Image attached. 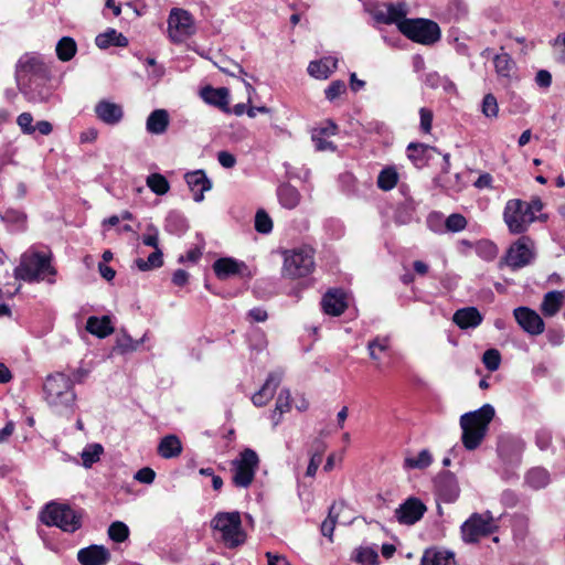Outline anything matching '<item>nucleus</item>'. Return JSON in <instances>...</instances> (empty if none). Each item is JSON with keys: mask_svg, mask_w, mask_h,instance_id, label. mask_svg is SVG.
<instances>
[{"mask_svg": "<svg viewBox=\"0 0 565 565\" xmlns=\"http://www.w3.org/2000/svg\"><path fill=\"white\" fill-rule=\"evenodd\" d=\"M43 393L47 405L57 414L72 411L75 405L76 394L73 388V381L62 372L46 376Z\"/></svg>", "mask_w": 565, "mask_h": 565, "instance_id": "7ed1b4c3", "label": "nucleus"}, {"mask_svg": "<svg viewBox=\"0 0 565 565\" xmlns=\"http://www.w3.org/2000/svg\"><path fill=\"white\" fill-rule=\"evenodd\" d=\"M338 126L330 119L324 120L311 130V141H324L326 138L337 135Z\"/></svg>", "mask_w": 565, "mask_h": 565, "instance_id": "79ce46f5", "label": "nucleus"}, {"mask_svg": "<svg viewBox=\"0 0 565 565\" xmlns=\"http://www.w3.org/2000/svg\"><path fill=\"white\" fill-rule=\"evenodd\" d=\"M277 198L282 207L292 210L298 206L301 195L294 185L282 183L277 188Z\"/></svg>", "mask_w": 565, "mask_h": 565, "instance_id": "cd10ccee", "label": "nucleus"}, {"mask_svg": "<svg viewBox=\"0 0 565 565\" xmlns=\"http://www.w3.org/2000/svg\"><path fill=\"white\" fill-rule=\"evenodd\" d=\"M525 483L534 490H540L551 482L550 472L543 467H534L525 475Z\"/></svg>", "mask_w": 565, "mask_h": 565, "instance_id": "f704fd0d", "label": "nucleus"}, {"mask_svg": "<svg viewBox=\"0 0 565 565\" xmlns=\"http://www.w3.org/2000/svg\"><path fill=\"white\" fill-rule=\"evenodd\" d=\"M103 451L104 448L100 444L87 445L81 454L83 466L85 468H90L95 462L99 461Z\"/></svg>", "mask_w": 565, "mask_h": 565, "instance_id": "a18cd8bd", "label": "nucleus"}, {"mask_svg": "<svg viewBox=\"0 0 565 565\" xmlns=\"http://www.w3.org/2000/svg\"><path fill=\"white\" fill-rule=\"evenodd\" d=\"M1 218L2 221L12 224H24L26 215L21 211L10 209L1 214Z\"/></svg>", "mask_w": 565, "mask_h": 565, "instance_id": "e2e57ef3", "label": "nucleus"}, {"mask_svg": "<svg viewBox=\"0 0 565 565\" xmlns=\"http://www.w3.org/2000/svg\"><path fill=\"white\" fill-rule=\"evenodd\" d=\"M169 38L173 43H181L195 32L192 15L183 9L173 8L168 18Z\"/></svg>", "mask_w": 565, "mask_h": 565, "instance_id": "4468645a", "label": "nucleus"}, {"mask_svg": "<svg viewBox=\"0 0 565 565\" xmlns=\"http://www.w3.org/2000/svg\"><path fill=\"white\" fill-rule=\"evenodd\" d=\"M338 60L334 57H324L320 61H312L308 65V73L316 78H328L337 68Z\"/></svg>", "mask_w": 565, "mask_h": 565, "instance_id": "c756f323", "label": "nucleus"}, {"mask_svg": "<svg viewBox=\"0 0 565 565\" xmlns=\"http://www.w3.org/2000/svg\"><path fill=\"white\" fill-rule=\"evenodd\" d=\"M77 559L82 565H105L110 559V553L105 546L93 544L81 548Z\"/></svg>", "mask_w": 565, "mask_h": 565, "instance_id": "aec40b11", "label": "nucleus"}, {"mask_svg": "<svg viewBox=\"0 0 565 565\" xmlns=\"http://www.w3.org/2000/svg\"><path fill=\"white\" fill-rule=\"evenodd\" d=\"M246 268L245 263L231 257L218 258L213 264V270L218 279H227L231 276L242 275L243 269Z\"/></svg>", "mask_w": 565, "mask_h": 565, "instance_id": "b1692460", "label": "nucleus"}, {"mask_svg": "<svg viewBox=\"0 0 565 565\" xmlns=\"http://www.w3.org/2000/svg\"><path fill=\"white\" fill-rule=\"evenodd\" d=\"M282 380V373L279 371L270 372L263 386L252 396V402L256 407L265 406L275 395L277 387Z\"/></svg>", "mask_w": 565, "mask_h": 565, "instance_id": "a211bd4d", "label": "nucleus"}, {"mask_svg": "<svg viewBox=\"0 0 565 565\" xmlns=\"http://www.w3.org/2000/svg\"><path fill=\"white\" fill-rule=\"evenodd\" d=\"M86 330L89 333L104 339L114 332V327L111 326V320L108 316H103L102 318L92 316L86 321Z\"/></svg>", "mask_w": 565, "mask_h": 565, "instance_id": "a878e982", "label": "nucleus"}, {"mask_svg": "<svg viewBox=\"0 0 565 565\" xmlns=\"http://www.w3.org/2000/svg\"><path fill=\"white\" fill-rule=\"evenodd\" d=\"M523 450V446L514 440H501L498 445L499 456L509 463H518Z\"/></svg>", "mask_w": 565, "mask_h": 565, "instance_id": "2f4dec72", "label": "nucleus"}, {"mask_svg": "<svg viewBox=\"0 0 565 565\" xmlns=\"http://www.w3.org/2000/svg\"><path fill=\"white\" fill-rule=\"evenodd\" d=\"M426 510L418 498L411 497L395 510V516L399 523L412 525L423 518Z\"/></svg>", "mask_w": 565, "mask_h": 565, "instance_id": "dca6fc26", "label": "nucleus"}, {"mask_svg": "<svg viewBox=\"0 0 565 565\" xmlns=\"http://www.w3.org/2000/svg\"><path fill=\"white\" fill-rule=\"evenodd\" d=\"M95 113L102 121L108 125L118 124L124 116V110L120 105L105 99L96 104Z\"/></svg>", "mask_w": 565, "mask_h": 565, "instance_id": "5701e85b", "label": "nucleus"}, {"mask_svg": "<svg viewBox=\"0 0 565 565\" xmlns=\"http://www.w3.org/2000/svg\"><path fill=\"white\" fill-rule=\"evenodd\" d=\"M184 179L193 193V200L195 202H202L204 200V193L212 189V182L204 170L188 172L185 173Z\"/></svg>", "mask_w": 565, "mask_h": 565, "instance_id": "6ab92c4d", "label": "nucleus"}, {"mask_svg": "<svg viewBox=\"0 0 565 565\" xmlns=\"http://www.w3.org/2000/svg\"><path fill=\"white\" fill-rule=\"evenodd\" d=\"M214 530L222 533V539L227 547L235 548L245 542V533L242 529L241 514L234 512H218L212 520Z\"/></svg>", "mask_w": 565, "mask_h": 565, "instance_id": "6e6552de", "label": "nucleus"}, {"mask_svg": "<svg viewBox=\"0 0 565 565\" xmlns=\"http://www.w3.org/2000/svg\"><path fill=\"white\" fill-rule=\"evenodd\" d=\"M564 302V292L552 290L544 295L541 303V311L545 317H554L562 308Z\"/></svg>", "mask_w": 565, "mask_h": 565, "instance_id": "c85d7f7f", "label": "nucleus"}, {"mask_svg": "<svg viewBox=\"0 0 565 565\" xmlns=\"http://www.w3.org/2000/svg\"><path fill=\"white\" fill-rule=\"evenodd\" d=\"M138 344L139 343L134 341L129 334L124 333L117 338L116 349L119 350L120 353H126L135 351Z\"/></svg>", "mask_w": 565, "mask_h": 565, "instance_id": "bf43d9fd", "label": "nucleus"}, {"mask_svg": "<svg viewBox=\"0 0 565 565\" xmlns=\"http://www.w3.org/2000/svg\"><path fill=\"white\" fill-rule=\"evenodd\" d=\"M535 441L541 450H546L552 443V433L548 429H540L536 433Z\"/></svg>", "mask_w": 565, "mask_h": 565, "instance_id": "69168bd1", "label": "nucleus"}, {"mask_svg": "<svg viewBox=\"0 0 565 565\" xmlns=\"http://www.w3.org/2000/svg\"><path fill=\"white\" fill-rule=\"evenodd\" d=\"M201 98L210 105L220 108L222 111L230 114L228 108L230 90L226 87L214 88L205 86L200 92Z\"/></svg>", "mask_w": 565, "mask_h": 565, "instance_id": "412c9836", "label": "nucleus"}, {"mask_svg": "<svg viewBox=\"0 0 565 565\" xmlns=\"http://www.w3.org/2000/svg\"><path fill=\"white\" fill-rule=\"evenodd\" d=\"M322 310L330 316H340L347 309L345 295L341 289H331L321 300Z\"/></svg>", "mask_w": 565, "mask_h": 565, "instance_id": "4be33fe9", "label": "nucleus"}, {"mask_svg": "<svg viewBox=\"0 0 565 565\" xmlns=\"http://www.w3.org/2000/svg\"><path fill=\"white\" fill-rule=\"evenodd\" d=\"M435 491L438 500L445 503L455 502L460 494L456 476L450 471H441L435 478Z\"/></svg>", "mask_w": 565, "mask_h": 565, "instance_id": "2eb2a0df", "label": "nucleus"}, {"mask_svg": "<svg viewBox=\"0 0 565 565\" xmlns=\"http://www.w3.org/2000/svg\"><path fill=\"white\" fill-rule=\"evenodd\" d=\"M76 51L77 45L73 38L64 36L56 44V55L63 62L72 60Z\"/></svg>", "mask_w": 565, "mask_h": 565, "instance_id": "58836bf2", "label": "nucleus"}, {"mask_svg": "<svg viewBox=\"0 0 565 565\" xmlns=\"http://www.w3.org/2000/svg\"><path fill=\"white\" fill-rule=\"evenodd\" d=\"M214 65L224 74L231 75V76H237L238 74L246 75L244 68L237 64L236 62L227 58H220L218 61L214 62Z\"/></svg>", "mask_w": 565, "mask_h": 565, "instance_id": "8fccbe9b", "label": "nucleus"}, {"mask_svg": "<svg viewBox=\"0 0 565 565\" xmlns=\"http://www.w3.org/2000/svg\"><path fill=\"white\" fill-rule=\"evenodd\" d=\"M164 228L169 233L181 235L188 230V223L181 214L171 212L166 218Z\"/></svg>", "mask_w": 565, "mask_h": 565, "instance_id": "a19ab883", "label": "nucleus"}, {"mask_svg": "<svg viewBox=\"0 0 565 565\" xmlns=\"http://www.w3.org/2000/svg\"><path fill=\"white\" fill-rule=\"evenodd\" d=\"M15 81L19 89L32 83L51 81V72L43 60L33 53L23 54L15 65Z\"/></svg>", "mask_w": 565, "mask_h": 565, "instance_id": "423d86ee", "label": "nucleus"}, {"mask_svg": "<svg viewBox=\"0 0 565 565\" xmlns=\"http://www.w3.org/2000/svg\"><path fill=\"white\" fill-rule=\"evenodd\" d=\"M353 559L362 565H374L379 561V554L374 548L360 547L356 550Z\"/></svg>", "mask_w": 565, "mask_h": 565, "instance_id": "09e8293b", "label": "nucleus"}, {"mask_svg": "<svg viewBox=\"0 0 565 565\" xmlns=\"http://www.w3.org/2000/svg\"><path fill=\"white\" fill-rule=\"evenodd\" d=\"M476 253L482 259L491 262L497 257L499 249L491 241L482 239L476 244Z\"/></svg>", "mask_w": 565, "mask_h": 565, "instance_id": "de8ad7c7", "label": "nucleus"}, {"mask_svg": "<svg viewBox=\"0 0 565 565\" xmlns=\"http://www.w3.org/2000/svg\"><path fill=\"white\" fill-rule=\"evenodd\" d=\"M433 462V456L428 449L419 451L417 457H406L404 460L405 469H426Z\"/></svg>", "mask_w": 565, "mask_h": 565, "instance_id": "ea45409f", "label": "nucleus"}, {"mask_svg": "<svg viewBox=\"0 0 565 565\" xmlns=\"http://www.w3.org/2000/svg\"><path fill=\"white\" fill-rule=\"evenodd\" d=\"M259 466L257 452L250 448H245L238 457L232 460V482L237 488H248L255 478Z\"/></svg>", "mask_w": 565, "mask_h": 565, "instance_id": "1a4fd4ad", "label": "nucleus"}, {"mask_svg": "<svg viewBox=\"0 0 565 565\" xmlns=\"http://www.w3.org/2000/svg\"><path fill=\"white\" fill-rule=\"evenodd\" d=\"M95 43L103 50L108 49L110 45L125 47L128 45V39L115 29H108L106 32L96 36Z\"/></svg>", "mask_w": 565, "mask_h": 565, "instance_id": "7c9ffc66", "label": "nucleus"}, {"mask_svg": "<svg viewBox=\"0 0 565 565\" xmlns=\"http://www.w3.org/2000/svg\"><path fill=\"white\" fill-rule=\"evenodd\" d=\"M416 204L412 199H405L395 210L394 220L397 224H408L413 220Z\"/></svg>", "mask_w": 565, "mask_h": 565, "instance_id": "4c0bfd02", "label": "nucleus"}, {"mask_svg": "<svg viewBox=\"0 0 565 565\" xmlns=\"http://www.w3.org/2000/svg\"><path fill=\"white\" fill-rule=\"evenodd\" d=\"M154 478H156V472L149 467L139 469L137 471V473L135 475L136 480H138L141 483H146V484L152 483Z\"/></svg>", "mask_w": 565, "mask_h": 565, "instance_id": "774afa93", "label": "nucleus"}, {"mask_svg": "<svg viewBox=\"0 0 565 565\" xmlns=\"http://www.w3.org/2000/svg\"><path fill=\"white\" fill-rule=\"evenodd\" d=\"M282 274L295 279L306 277L315 268L313 250L309 247H299L284 253Z\"/></svg>", "mask_w": 565, "mask_h": 565, "instance_id": "9d476101", "label": "nucleus"}, {"mask_svg": "<svg viewBox=\"0 0 565 565\" xmlns=\"http://www.w3.org/2000/svg\"><path fill=\"white\" fill-rule=\"evenodd\" d=\"M535 258L534 243L529 236H521L507 249L504 257L500 260L499 267L503 265L512 270L523 268Z\"/></svg>", "mask_w": 565, "mask_h": 565, "instance_id": "9b49d317", "label": "nucleus"}, {"mask_svg": "<svg viewBox=\"0 0 565 565\" xmlns=\"http://www.w3.org/2000/svg\"><path fill=\"white\" fill-rule=\"evenodd\" d=\"M482 362L489 371H497L501 363V354L497 349H488L483 353Z\"/></svg>", "mask_w": 565, "mask_h": 565, "instance_id": "6e6d98bb", "label": "nucleus"}, {"mask_svg": "<svg viewBox=\"0 0 565 565\" xmlns=\"http://www.w3.org/2000/svg\"><path fill=\"white\" fill-rule=\"evenodd\" d=\"M498 102L492 94H487L482 100V113L487 117H495L498 115Z\"/></svg>", "mask_w": 565, "mask_h": 565, "instance_id": "052dcab7", "label": "nucleus"}, {"mask_svg": "<svg viewBox=\"0 0 565 565\" xmlns=\"http://www.w3.org/2000/svg\"><path fill=\"white\" fill-rule=\"evenodd\" d=\"M108 535L113 541L121 543L128 539L129 529L124 522L115 521L108 527Z\"/></svg>", "mask_w": 565, "mask_h": 565, "instance_id": "3c124183", "label": "nucleus"}, {"mask_svg": "<svg viewBox=\"0 0 565 565\" xmlns=\"http://www.w3.org/2000/svg\"><path fill=\"white\" fill-rule=\"evenodd\" d=\"M337 509H338V504L333 503L330 507L328 518L321 524L322 535L329 537L330 541H332V535H333V531H334V526H335V522H337V515H334Z\"/></svg>", "mask_w": 565, "mask_h": 565, "instance_id": "864d4df0", "label": "nucleus"}, {"mask_svg": "<svg viewBox=\"0 0 565 565\" xmlns=\"http://www.w3.org/2000/svg\"><path fill=\"white\" fill-rule=\"evenodd\" d=\"M498 529L494 518L490 511L483 514L473 513L463 524L461 525L462 539L467 543H476L481 537L488 536L494 533Z\"/></svg>", "mask_w": 565, "mask_h": 565, "instance_id": "ddd939ff", "label": "nucleus"}, {"mask_svg": "<svg viewBox=\"0 0 565 565\" xmlns=\"http://www.w3.org/2000/svg\"><path fill=\"white\" fill-rule=\"evenodd\" d=\"M163 265V254L160 248L154 249L147 259L137 258L136 266L141 271L159 268Z\"/></svg>", "mask_w": 565, "mask_h": 565, "instance_id": "37998d69", "label": "nucleus"}, {"mask_svg": "<svg viewBox=\"0 0 565 565\" xmlns=\"http://www.w3.org/2000/svg\"><path fill=\"white\" fill-rule=\"evenodd\" d=\"M494 415V407L490 404H484L477 411L461 415V440L466 449L473 450L479 447L487 435L489 424L493 419Z\"/></svg>", "mask_w": 565, "mask_h": 565, "instance_id": "20e7f679", "label": "nucleus"}, {"mask_svg": "<svg viewBox=\"0 0 565 565\" xmlns=\"http://www.w3.org/2000/svg\"><path fill=\"white\" fill-rule=\"evenodd\" d=\"M169 126V114L166 109L153 110L147 119V130L151 134H162Z\"/></svg>", "mask_w": 565, "mask_h": 565, "instance_id": "72a5a7b5", "label": "nucleus"}, {"mask_svg": "<svg viewBox=\"0 0 565 565\" xmlns=\"http://www.w3.org/2000/svg\"><path fill=\"white\" fill-rule=\"evenodd\" d=\"M84 511L70 504L50 502L41 512V521L47 526L60 527L64 532L74 533L82 527Z\"/></svg>", "mask_w": 565, "mask_h": 565, "instance_id": "39448f33", "label": "nucleus"}, {"mask_svg": "<svg viewBox=\"0 0 565 565\" xmlns=\"http://www.w3.org/2000/svg\"><path fill=\"white\" fill-rule=\"evenodd\" d=\"M460 329L476 328L482 322V316L476 307L458 309L452 317Z\"/></svg>", "mask_w": 565, "mask_h": 565, "instance_id": "393cba45", "label": "nucleus"}, {"mask_svg": "<svg viewBox=\"0 0 565 565\" xmlns=\"http://www.w3.org/2000/svg\"><path fill=\"white\" fill-rule=\"evenodd\" d=\"M347 89L345 83L343 81H333L328 88L326 89V97L329 100H334L341 94H343Z\"/></svg>", "mask_w": 565, "mask_h": 565, "instance_id": "680f3d73", "label": "nucleus"}, {"mask_svg": "<svg viewBox=\"0 0 565 565\" xmlns=\"http://www.w3.org/2000/svg\"><path fill=\"white\" fill-rule=\"evenodd\" d=\"M514 318L520 327L532 335L541 334L544 331L542 318L527 307H519L513 311Z\"/></svg>", "mask_w": 565, "mask_h": 565, "instance_id": "f3484780", "label": "nucleus"}, {"mask_svg": "<svg viewBox=\"0 0 565 565\" xmlns=\"http://www.w3.org/2000/svg\"><path fill=\"white\" fill-rule=\"evenodd\" d=\"M50 81H39L32 83L30 87L24 86L20 92L33 103H42L49 99L51 95V87L49 86Z\"/></svg>", "mask_w": 565, "mask_h": 565, "instance_id": "bb28decb", "label": "nucleus"}, {"mask_svg": "<svg viewBox=\"0 0 565 565\" xmlns=\"http://www.w3.org/2000/svg\"><path fill=\"white\" fill-rule=\"evenodd\" d=\"M255 230L262 234H268L273 230V221L264 210H258L256 212Z\"/></svg>", "mask_w": 565, "mask_h": 565, "instance_id": "603ef678", "label": "nucleus"}, {"mask_svg": "<svg viewBox=\"0 0 565 565\" xmlns=\"http://www.w3.org/2000/svg\"><path fill=\"white\" fill-rule=\"evenodd\" d=\"M147 230L149 231V234L142 236V243L146 246L153 247L154 249L159 248L158 228L154 225L150 224L148 225Z\"/></svg>", "mask_w": 565, "mask_h": 565, "instance_id": "0e129e2a", "label": "nucleus"}, {"mask_svg": "<svg viewBox=\"0 0 565 565\" xmlns=\"http://www.w3.org/2000/svg\"><path fill=\"white\" fill-rule=\"evenodd\" d=\"M503 221L511 234L519 235L527 231L531 223L534 222V217H531L526 202L512 199L504 206Z\"/></svg>", "mask_w": 565, "mask_h": 565, "instance_id": "f8f14e48", "label": "nucleus"}, {"mask_svg": "<svg viewBox=\"0 0 565 565\" xmlns=\"http://www.w3.org/2000/svg\"><path fill=\"white\" fill-rule=\"evenodd\" d=\"M406 154L418 169L426 167L440 169V172L433 179L436 186L446 191H461L462 182L460 173H456L454 178L447 177L450 171V153L443 152L428 143H408Z\"/></svg>", "mask_w": 565, "mask_h": 565, "instance_id": "f257e3e1", "label": "nucleus"}, {"mask_svg": "<svg viewBox=\"0 0 565 565\" xmlns=\"http://www.w3.org/2000/svg\"><path fill=\"white\" fill-rule=\"evenodd\" d=\"M53 255L49 252H40L33 247L25 250L20 257V264L14 268L13 275L18 280L26 282H38L46 279L49 284H54L56 269L52 265Z\"/></svg>", "mask_w": 565, "mask_h": 565, "instance_id": "f03ea898", "label": "nucleus"}, {"mask_svg": "<svg viewBox=\"0 0 565 565\" xmlns=\"http://www.w3.org/2000/svg\"><path fill=\"white\" fill-rule=\"evenodd\" d=\"M291 408V395L288 388H282L277 397L275 411L280 415L289 412Z\"/></svg>", "mask_w": 565, "mask_h": 565, "instance_id": "13d9d810", "label": "nucleus"}, {"mask_svg": "<svg viewBox=\"0 0 565 565\" xmlns=\"http://www.w3.org/2000/svg\"><path fill=\"white\" fill-rule=\"evenodd\" d=\"M146 183L148 188L157 195H163L170 190L167 178L160 173H151L147 177Z\"/></svg>", "mask_w": 565, "mask_h": 565, "instance_id": "c03bdc74", "label": "nucleus"}, {"mask_svg": "<svg viewBox=\"0 0 565 565\" xmlns=\"http://www.w3.org/2000/svg\"><path fill=\"white\" fill-rule=\"evenodd\" d=\"M422 565H456V561L451 552L428 550L422 557Z\"/></svg>", "mask_w": 565, "mask_h": 565, "instance_id": "e433bc0d", "label": "nucleus"}, {"mask_svg": "<svg viewBox=\"0 0 565 565\" xmlns=\"http://www.w3.org/2000/svg\"><path fill=\"white\" fill-rule=\"evenodd\" d=\"M445 226L447 231L457 233L466 228L467 220L462 214L452 213L446 218Z\"/></svg>", "mask_w": 565, "mask_h": 565, "instance_id": "5fc2aeb1", "label": "nucleus"}, {"mask_svg": "<svg viewBox=\"0 0 565 565\" xmlns=\"http://www.w3.org/2000/svg\"><path fill=\"white\" fill-rule=\"evenodd\" d=\"M181 452L182 444L175 435L164 436L158 445V454L164 459L178 457Z\"/></svg>", "mask_w": 565, "mask_h": 565, "instance_id": "473e14b6", "label": "nucleus"}, {"mask_svg": "<svg viewBox=\"0 0 565 565\" xmlns=\"http://www.w3.org/2000/svg\"><path fill=\"white\" fill-rule=\"evenodd\" d=\"M494 68L500 77L511 79L515 73L516 64L508 53L497 54L493 58Z\"/></svg>", "mask_w": 565, "mask_h": 565, "instance_id": "c9c22d12", "label": "nucleus"}, {"mask_svg": "<svg viewBox=\"0 0 565 565\" xmlns=\"http://www.w3.org/2000/svg\"><path fill=\"white\" fill-rule=\"evenodd\" d=\"M405 15L406 11L402 4H390L387 7L385 24L396 23L398 25L401 21L406 19Z\"/></svg>", "mask_w": 565, "mask_h": 565, "instance_id": "4d7b16f0", "label": "nucleus"}, {"mask_svg": "<svg viewBox=\"0 0 565 565\" xmlns=\"http://www.w3.org/2000/svg\"><path fill=\"white\" fill-rule=\"evenodd\" d=\"M398 30L409 40L424 45L438 42L441 35L439 25L428 19H405L398 23Z\"/></svg>", "mask_w": 565, "mask_h": 565, "instance_id": "0eeeda50", "label": "nucleus"}, {"mask_svg": "<svg viewBox=\"0 0 565 565\" xmlns=\"http://www.w3.org/2000/svg\"><path fill=\"white\" fill-rule=\"evenodd\" d=\"M17 122L24 134H29V135L33 134V127H34V125L32 124L33 117L30 113H22L18 117Z\"/></svg>", "mask_w": 565, "mask_h": 565, "instance_id": "338daca9", "label": "nucleus"}, {"mask_svg": "<svg viewBox=\"0 0 565 565\" xmlns=\"http://www.w3.org/2000/svg\"><path fill=\"white\" fill-rule=\"evenodd\" d=\"M398 181V174L394 168L383 169L377 177V186L383 191L392 190Z\"/></svg>", "mask_w": 565, "mask_h": 565, "instance_id": "49530a36", "label": "nucleus"}]
</instances>
